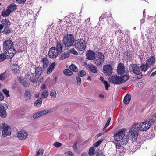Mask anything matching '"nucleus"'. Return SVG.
<instances>
[{
    "label": "nucleus",
    "instance_id": "obj_1",
    "mask_svg": "<svg viewBox=\"0 0 156 156\" xmlns=\"http://www.w3.org/2000/svg\"><path fill=\"white\" fill-rule=\"evenodd\" d=\"M115 140L114 143H119L122 144H126L129 140V135L124 133L123 130L117 132L114 136Z\"/></svg>",
    "mask_w": 156,
    "mask_h": 156
},
{
    "label": "nucleus",
    "instance_id": "obj_2",
    "mask_svg": "<svg viewBox=\"0 0 156 156\" xmlns=\"http://www.w3.org/2000/svg\"><path fill=\"white\" fill-rule=\"evenodd\" d=\"M129 76L127 74H125L121 77L114 75L111 76L109 78L110 82L114 84H120L127 81Z\"/></svg>",
    "mask_w": 156,
    "mask_h": 156
},
{
    "label": "nucleus",
    "instance_id": "obj_3",
    "mask_svg": "<svg viewBox=\"0 0 156 156\" xmlns=\"http://www.w3.org/2000/svg\"><path fill=\"white\" fill-rule=\"evenodd\" d=\"M63 43L66 46H72L74 42V38L73 35L70 34L65 35L63 37Z\"/></svg>",
    "mask_w": 156,
    "mask_h": 156
},
{
    "label": "nucleus",
    "instance_id": "obj_4",
    "mask_svg": "<svg viewBox=\"0 0 156 156\" xmlns=\"http://www.w3.org/2000/svg\"><path fill=\"white\" fill-rule=\"evenodd\" d=\"M138 123H134L132 126L130 130L129 131V134L130 137L132 138L133 140H136L138 136L137 131L139 129Z\"/></svg>",
    "mask_w": 156,
    "mask_h": 156
},
{
    "label": "nucleus",
    "instance_id": "obj_5",
    "mask_svg": "<svg viewBox=\"0 0 156 156\" xmlns=\"http://www.w3.org/2000/svg\"><path fill=\"white\" fill-rule=\"evenodd\" d=\"M75 46L77 50H84L86 48L85 41L83 39H77L75 41Z\"/></svg>",
    "mask_w": 156,
    "mask_h": 156
},
{
    "label": "nucleus",
    "instance_id": "obj_6",
    "mask_svg": "<svg viewBox=\"0 0 156 156\" xmlns=\"http://www.w3.org/2000/svg\"><path fill=\"white\" fill-rule=\"evenodd\" d=\"M104 60V56L103 54L100 52H98L95 54L93 62L97 65H100L103 64Z\"/></svg>",
    "mask_w": 156,
    "mask_h": 156
},
{
    "label": "nucleus",
    "instance_id": "obj_7",
    "mask_svg": "<svg viewBox=\"0 0 156 156\" xmlns=\"http://www.w3.org/2000/svg\"><path fill=\"white\" fill-rule=\"evenodd\" d=\"M129 71L131 73H134L136 75L141 74L140 67L138 66L136 64H132L129 67Z\"/></svg>",
    "mask_w": 156,
    "mask_h": 156
},
{
    "label": "nucleus",
    "instance_id": "obj_8",
    "mask_svg": "<svg viewBox=\"0 0 156 156\" xmlns=\"http://www.w3.org/2000/svg\"><path fill=\"white\" fill-rule=\"evenodd\" d=\"M107 14L106 13H104L102 14L100 17L99 23L98 25H97V26H99V27H98V28H105L104 27L105 26H107V25L108 24V22H107L106 23H105V25L103 24L102 22H103L107 20Z\"/></svg>",
    "mask_w": 156,
    "mask_h": 156
},
{
    "label": "nucleus",
    "instance_id": "obj_9",
    "mask_svg": "<svg viewBox=\"0 0 156 156\" xmlns=\"http://www.w3.org/2000/svg\"><path fill=\"white\" fill-rule=\"evenodd\" d=\"M8 108L7 105L6 104H0V116L2 118H5L7 116L6 110Z\"/></svg>",
    "mask_w": 156,
    "mask_h": 156
},
{
    "label": "nucleus",
    "instance_id": "obj_10",
    "mask_svg": "<svg viewBox=\"0 0 156 156\" xmlns=\"http://www.w3.org/2000/svg\"><path fill=\"white\" fill-rule=\"evenodd\" d=\"M151 126V124L149 122H143L139 126V129L142 131H146L150 128Z\"/></svg>",
    "mask_w": 156,
    "mask_h": 156
},
{
    "label": "nucleus",
    "instance_id": "obj_11",
    "mask_svg": "<svg viewBox=\"0 0 156 156\" xmlns=\"http://www.w3.org/2000/svg\"><path fill=\"white\" fill-rule=\"evenodd\" d=\"M117 71L119 75H124L125 74H126L127 71L125 69L124 64L123 63H120L118 64Z\"/></svg>",
    "mask_w": 156,
    "mask_h": 156
},
{
    "label": "nucleus",
    "instance_id": "obj_12",
    "mask_svg": "<svg viewBox=\"0 0 156 156\" xmlns=\"http://www.w3.org/2000/svg\"><path fill=\"white\" fill-rule=\"evenodd\" d=\"M60 54L56 49L55 47H52L49 49L48 53V55L51 58H55Z\"/></svg>",
    "mask_w": 156,
    "mask_h": 156
},
{
    "label": "nucleus",
    "instance_id": "obj_13",
    "mask_svg": "<svg viewBox=\"0 0 156 156\" xmlns=\"http://www.w3.org/2000/svg\"><path fill=\"white\" fill-rule=\"evenodd\" d=\"M2 126L3 129L2 132V135L4 136L10 135L11 134V132L9 130V126L5 123L2 124Z\"/></svg>",
    "mask_w": 156,
    "mask_h": 156
},
{
    "label": "nucleus",
    "instance_id": "obj_14",
    "mask_svg": "<svg viewBox=\"0 0 156 156\" xmlns=\"http://www.w3.org/2000/svg\"><path fill=\"white\" fill-rule=\"evenodd\" d=\"M12 41L10 40H5L3 43V49L4 50L12 48L13 46Z\"/></svg>",
    "mask_w": 156,
    "mask_h": 156
},
{
    "label": "nucleus",
    "instance_id": "obj_15",
    "mask_svg": "<svg viewBox=\"0 0 156 156\" xmlns=\"http://www.w3.org/2000/svg\"><path fill=\"white\" fill-rule=\"evenodd\" d=\"M103 70L104 73L106 76L110 75L112 72V67L109 65H105L103 66Z\"/></svg>",
    "mask_w": 156,
    "mask_h": 156
},
{
    "label": "nucleus",
    "instance_id": "obj_16",
    "mask_svg": "<svg viewBox=\"0 0 156 156\" xmlns=\"http://www.w3.org/2000/svg\"><path fill=\"white\" fill-rule=\"evenodd\" d=\"M26 77L34 83H36L37 81V78L34 76V74L30 72H28L26 75Z\"/></svg>",
    "mask_w": 156,
    "mask_h": 156
},
{
    "label": "nucleus",
    "instance_id": "obj_17",
    "mask_svg": "<svg viewBox=\"0 0 156 156\" xmlns=\"http://www.w3.org/2000/svg\"><path fill=\"white\" fill-rule=\"evenodd\" d=\"M5 54L9 58H12L16 53V51L12 47L5 50Z\"/></svg>",
    "mask_w": 156,
    "mask_h": 156
},
{
    "label": "nucleus",
    "instance_id": "obj_18",
    "mask_svg": "<svg viewBox=\"0 0 156 156\" xmlns=\"http://www.w3.org/2000/svg\"><path fill=\"white\" fill-rule=\"evenodd\" d=\"M51 112V111L47 110L41 111L35 113L33 115V117L34 119H36L41 116L45 115Z\"/></svg>",
    "mask_w": 156,
    "mask_h": 156
},
{
    "label": "nucleus",
    "instance_id": "obj_19",
    "mask_svg": "<svg viewBox=\"0 0 156 156\" xmlns=\"http://www.w3.org/2000/svg\"><path fill=\"white\" fill-rule=\"evenodd\" d=\"M28 136V133L24 129H21L18 133V137L21 140H24Z\"/></svg>",
    "mask_w": 156,
    "mask_h": 156
},
{
    "label": "nucleus",
    "instance_id": "obj_20",
    "mask_svg": "<svg viewBox=\"0 0 156 156\" xmlns=\"http://www.w3.org/2000/svg\"><path fill=\"white\" fill-rule=\"evenodd\" d=\"M115 144L117 150V153L120 154H123L124 153L125 151H124V147L121 146L120 144L119 143H118L117 141L116 142L114 143Z\"/></svg>",
    "mask_w": 156,
    "mask_h": 156
},
{
    "label": "nucleus",
    "instance_id": "obj_21",
    "mask_svg": "<svg viewBox=\"0 0 156 156\" xmlns=\"http://www.w3.org/2000/svg\"><path fill=\"white\" fill-rule=\"evenodd\" d=\"M43 73L42 68L40 66L36 67L35 69V76L37 78V79L41 76Z\"/></svg>",
    "mask_w": 156,
    "mask_h": 156
},
{
    "label": "nucleus",
    "instance_id": "obj_22",
    "mask_svg": "<svg viewBox=\"0 0 156 156\" xmlns=\"http://www.w3.org/2000/svg\"><path fill=\"white\" fill-rule=\"evenodd\" d=\"M155 62V57L153 56H151L147 59L146 61V63L150 67L153 65Z\"/></svg>",
    "mask_w": 156,
    "mask_h": 156
},
{
    "label": "nucleus",
    "instance_id": "obj_23",
    "mask_svg": "<svg viewBox=\"0 0 156 156\" xmlns=\"http://www.w3.org/2000/svg\"><path fill=\"white\" fill-rule=\"evenodd\" d=\"M87 68L88 70L94 73H96L98 71V69L96 67L91 64L87 65Z\"/></svg>",
    "mask_w": 156,
    "mask_h": 156
},
{
    "label": "nucleus",
    "instance_id": "obj_24",
    "mask_svg": "<svg viewBox=\"0 0 156 156\" xmlns=\"http://www.w3.org/2000/svg\"><path fill=\"white\" fill-rule=\"evenodd\" d=\"M95 54L93 51L90 50L87 51L86 53L87 58L89 60H93L95 57Z\"/></svg>",
    "mask_w": 156,
    "mask_h": 156
},
{
    "label": "nucleus",
    "instance_id": "obj_25",
    "mask_svg": "<svg viewBox=\"0 0 156 156\" xmlns=\"http://www.w3.org/2000/svg\"><path fill=\"white\" fill-rule=\"evenodd\" d=\"M19 81L20 83L24 87H28L30 85L29 82L26 78L21 77L19 79Z\"/></svg>",
    "mask_w": 156,
    "mask_h": 156
},
{
    "label": "nucleus",
    "instance_id": "obj_26",
    "mask_svg": "<svg viewBox=\"0 0 156 156\" xmlns=\"http://www.w3.org/2000/svg\"><path fill=\"white\" fill-rule=\"evenodd\" d=\"M10 67L13 73L16 74L19 72V67L18 64H12L11 65Z\"/></svg>",
    "mask_w": 156,
    "mask_h": 156
},
{
    "label": "nucleus",
    "instance_id": "obj_27",
    "mask_svg": "<svg viewBox=\"0 0 156 156\" xmlns=\"http://www.w3.org/2000/svg\"><path fill=\"white\" fill-rule=\"evenodd\" d=\"M90 20V18H89L87 20H85V22L82 25V26L83 27V28L86 29H91L92 27L91 26V24L90 23H89Z\"/></svg>",
    "mask_w": 156,
    "mask_h": 156
},
{
    "label": "nucleus",
    "instance_id": "obj_28",
    "mask_svg": "<svg viewBox=\"0 0 156 156\" xmlns=\"http://www.w3.org/2000/svg\"><path fill=\"white\" fill-rule=\"evenodd\" d=\"M42 63L44 69H46L49 64V62L47 57L43 58L41 62Z\"/></svg>",
    "mask_w": 156,
    "mask_h": 156
},
{
    "label": "nucleus",
    "instance_id": "obj_29",
    "mask_svg": "<svg viewBox=\"0 0 156 156\" xmlns=\"http://www.w3.org/2000/svg\"><path fill=\"white\" fill-rule=\"evenodd\" d=\"M63 47V44L62 42H58L57 43L56 47H55L56 49L60 54L62 51Z\"/></svg>",
    "mask_w": 156,
    "mask_h": 156
},
{
    "label": "nucleus",
    "instance_id": "obj_30",
    "mask_svg": "<svg viewBox=\"0 0 156 156\" xmlns=\"http://www.w3.org/2000/svg\"><path fill=\"white\" fill-rule=\"evenodd\" d=\"M2 23L5 28L8 27L11 24L10 21L6 19H3L2 21Z\"/></svg>",
    "mask_w": 156,
    "mask_h": 156
},
{
    "label": "nucleus",
    "instance_id": "obj_31",
    "mask_svg": "<svg viewBox=\"0 0 156 156\" xmlns=\"http://www.w3.org/2000/svg\"><path fill=\"white\" fill-rule=\"evenodd\" d=\"M55 66L56 64L55 62L52 63L47 69V73L48 74H50L52 71L54 70Z\"/></svg>",
    "mask_w": 156,
    "mask_h": 156
},
{
    "label": "nucleus",
    "instance_id": "obj_32",
    "mask_svg": "<svg viewBox=\"0 0 156 156\" xmlns=\"http://www.w3.org/2000/svg\"><path fill=\"white\" fill-rule=\"evenodd\" d=\"M150 66L147 65V64L146 63V64H142L140 66V71H141V73L142 71L145 72L148 69Z\"/></svg>",
    "mask_w": 156,
    "mask_h": 156
},
{
    "label": "nucleus",
    "instance_id": "obj_33",
    "mask_svg": "<svg viewBox=\"0 0 156 156\" xmlns=\"http://www.w3.org/2000/svg\"><path fill=\"white\" fill-rule=\"evenodd\" d=\"M131 99V96L130 94H127L124 97V102L126 104H128L129 103Z\"/></svg>",
    "mask_w": 156,
    "mask_h": 156
},
{
    "label": "nucleus",
    "instance_id": "obj_34",
    "mask_svg": "<svg viewBox=\"0 0 156 156\" xmlns=\"http://www.w3.org/2000/svg\"><path fill=\"white\" fill-rule=\"evenodd\" d=\"M24 96L27 99L29 100L31 99V95L29 90L27 89L25 91Z\"/></svg>",
    "mask_w": 156,
    "mask_h": 156
},
{
    "label": "nucleus",
    "instance_id": "obj_35",
    "mask_svg": "<svg viewBox=\"0 0 156 156\" xmlns=\"http://www.w3.org/2000/svg\"><path fill=\"white\" fill-rule=\"evenodd\" d=\"M69 53L67 52H65L63 53L61 55L60 59L62 60L65 58H68L69 56Z\"/></svg>",
    "mask_w": 156,
    "mask_h": 156
},
{
    "label": "nucleus",
    "instance_id": "obj_36",
    "mask_svg": "<svg viewBox=\"0 0 156 156\" xmlns=\"http://www.w3.org/2000/svg\"><path fill=\"white\" fill-rule=\"evenodd\" d=\"M42 103V100L41 98H39L34 103V105L35 106H40Z\"/></svg>",
    "mask_w": 156,
    "mask_h": 156
},
{
    "label": "nucleus",
    "instance_id": "obj_37",
    "mask_svg": "<svg viewBox=\"0 0 156 156\" xmlns=\"http://www.w3.org/2000/svg\"><path fill=\"white\" fill-rule=\"evenodd\" d=\"M70 69L74 72H77L78 71V69L77 66L74 64H72L69 66Z\"/></svg>",
    "mask_w": 156,
    "mask_h": 156
},
{
    "label": "nucleus",
    "instance_id": "obj_38",
    "mask_svg": "<svg viewBox=\"0 0 156 156\" xmlns=\"http://www.w3.org/2000/svg\"><path fill=\"white\" fill-rule=\"evenodd\" d=\"M11 13L10 12L7 8L6 11H3L2 13V15L4 17L8 16Z\"/></svg>",
    "mask_w": 156,
    "mask_h": 156
},
{
    "label": "nucleus",
    "instance_id": "obj_39",
    "mask_svg": "<svg viewBox=\"0 0 156 156\" xmlns=\"http://www.w3.org/2000/svg\"><path fill=\"white\" fill-rule=\"evenodd\" d=\"M63 73L65 75L67 76L71 75L73 74L72 72L68 69H65L63 71Z\"/></svg>",
    "mask_w": 156,
    "mask_h": 156
},
{
    "label": "nucleus",
    "instance_id": "obj_40",
    "mask_svg": "<svg viewBox=\"0 0 156 156\" xmlns=\"http://www.w3.org/2000/svg\"><path fill=\"white\" fill-rule=\"evenodd\" d=\"M95 150L94 147H91L89 150L88 154L90 156L94 154Z\"/></svg>",
    "mask_w": 156,
    "mask_h": 156
},
{
    "label": "nucleus",
    "instance_id": "obj_41",
    "mask_svg": "<svg viewBox=\"0 0 156 156\" xmlns=\"http://www.w3.org/2000/svg\"><path fill=\"white\" fill-rule=\"evenodd\" d=\"M17 6L14 5H11L9 7H7L8 9L9 10L11 13V11H14L16 9Z\"/></svg>",
    "mask_w": 156,
    "mask_h": 156
},
{
    "label": "nucleus",
    "instance_id": "obj_42",
    "mask_svg": "<svg viewBox=\"0 0 156 156\" xmlns=\"http://www.w3.org/2000/svg\"><path fill=\"white\" fill-rule=\"evenodd\" d=\"M150 120L153 123L156 124V113L151 116Z\"/></svg>",
    "mask_w": 156,
    "mask_h": 156
},
{
    "label": "nucleus",
    "instance_id": "obj_43",
    "mask_svg": "<svg viewBox=\"0 0 156 156\" xmlns=\"http://www.w3.org/2000/svg\"><path fill=\"white\" fill-rule=\"evenodd\" d=\"M56 93L54 90H51V91L50 96L53 98H55L56 97Z\"/></svg>",
    "mask_w": 156,
    "mask_h": 156
},
{
    "label": "nucleus",
    "instance_id": "obj_44",
    "mask_svg": "<svg viewBox=\"0 0 156 156\" xmlns=\"http://www.w3.org/2000/svg\"><path fill=\"white\" fill-rule=\"evenodd\" d=\"M86 74V72L84 70L80 71L79 72L78 76L80 77L84 76Z\"/></svg>",
    "mask_w": 156,
    "mask_h": 156
},
{
    "label": "nucleus",
    "instance_id": "obj_45",
    "mask_svg": "<svg viewBox=\"0 0 156 156\" xmlns=\"http://www.w3.org/2000/svg\"><path fill=\"white\" fill-rule=\"evenodd\" d=\"M5 53H2L0 54V62L4 61L6 58Z\"/></svg>",
    "mask_w": 156,
    "mask_h": 156
},
{
    "label": "nucleus",
    "instance_id": "obj_46",
    "mask_svg": "<svg viewBox=\"0 0 156 156\" xmlns=\"http://www.w3.org/2000/svg\"><path fill=\"white\" fill-rule=\"evenodd\" d=\"M102 140H100L97 142H95L94 144L93 145L94 147H97L102 142Z\"/></svg>",
    "mask_w": 156,
    "mask_h": 156
},
{
    "label": "nucleus",
    "instance_id": "obj_47",
    "mask_svg": "<svg viewBox=\"0 0 156 156\" xmlns=\"http://www.w3.org/2000/svg\"><path fill=\"white\" fill-rule=\"evenodd\" d=\"M103 83L104 84V86L105 89L108 90V88L110 87L109 84L107 82V81H104Z\"/></svg>",
    "mask_w": 156,
    "mask_h": 156
},
{
    "label": "nucleus",
    "instance_id": "obj_48",
    "mask_svg": "<svg viewBox=\"0 0 156 156\" xmlns=\"http://www.w3.org/2000/svg\"><path fill=\"white\" fill-rule=\"evenodd\" d=\"M62 144L59 142H55L53 144V145L55 147L58 148L61 146L62 145Z\"/></svg>",
    "mask_w": 156,
    "mask_h": 156
},
{
    "label": "nucleus",
    "instance_id": "obj_49",
    "mask_svg": "<svg viewBox=\"0 0 156 156\" xmlns=\"http://www.w3.org/2000/svg\"><path fill=\"white\" fill-rule=\"evenodd\" d=\"M3 92L6 95V97H9V91L8 90L6 89H4L2 90Z\"/></svg>",
    "mask_w": 156,
    "mask_h": 156
},
{
    "label": "nucleus",
    "instance_id": "obj_50",
    "mask_svg": "<svg viewBox=\"0 0 156 156\" xmlns=\"http://www.w3.org/2000/svg\"><path fill=\"white\" fill-rule=\"evenodd\" d=\"M48 95V92L47 91H45L42 92L41 94L42 98H46Z\"/></svg>",
    "mask_w": 156,
    "mask_h": 156
},
{
    "label": "nucleus",
    "instance_id": "obj_51",
    "mask_svg": "<svg viewBox=\"0 0 156 156\" xmlns=\"http://www.w3.org/2000/svg\"><path fill=\"white\" fill-rule=\"evenodd\" d=\"M43 151L42 149H40L38 151L37 156H42L43 155Z\"/></svg>",
    "mask_w": 156,
    "mask_h": 156
},
{
    "label": "nucleus",
    "instance_id": "obj_52",
    "mask_svg": "<svg viewBox=\"0 0 156 156\" xmlns=\"http://www.w3.org/2000/svg\"><path fill=\"white\" fill-rule=\"evenodd\" d=\"M26 0H16V2L19 4H24Z\"/></svg>",
    "mask_w": 156,
    "mask_h": 156
},
{
    "label": "nucleus",
    "instance_id": "obj_53",
    "mask_svg": "<svg viewBox=\"0 0 156 156\" xmlns=\"http://www.w3.org/2000/svg\"><path fill=\"white\" fill-rule=\"evenodd\" d=\"M96 156H105L104 153L101 151L98 152L96 154Z\"/></svg>",
    "mask_w": 156,
    "mask_h": 156
},
{
    "label": "nucleus",
    "instance_id": "obj_54",
    "mask_svg": "<svg viewBox=\"0 0 156 156\" xmlns=\"http://www.w3.org/2000/svg\"><path fill=\"white\" fill-rule=\"evenodd\" d=\"M151 72L152 73L151 74V76H154L155 75V74H156V68H154L151 71Z\"/></svg>",
    "mask_w": 156,
    "mask_h": 156
},
{
    "label": "nucleus",
    "instance_id": "obj_55",
    "mask_svg": "<svg viewBox=\"0 0 156 156\" xmlns=\"http://www.w3.org/2000/svg\"><path fill=\"white\" fill-rule=\"evenodd\" d=\"M111 120V118L109 117L108 118V119L107 121V122L105 125V128L109 126Z\"/></svg>",
    "mask_w": 156,
    "mask_h": 156
},
{
    "label": "nucleus",
    "instance_id": "obj_56",
    "mask_svg": "<svg viewBox=\"0 0 156 156\" xmlns=\"http://www.w3.org/2000/svg\"><path fill=\"white\" fill-rule=\"evenodd\" d=\"M55 28V26L53 25V22L52 23V24H51V25H49L48 26V29H54Z\"/></svg>",
    "mask_w": 156,
    "mask_h": 156
},
{
    "label": "nucleus",
    "instance_id": "obj_57",
    "mask_svg": "<svg viewBox=\"0 0 156 156\" xmlns=\"http://www.w3.org/2000/svg\"><path fill=\"white\" fill-rule=\"evenodd\" d=\"M70 52L73 54H74L75 55H76L77 54V52L74 49H71L70 50Z\"/></svg>",
    "mask_w": 156,
    "mask_h": 156
},
{
    "label": "nucleus",
    "instance_id": "obj_58",
    "mask_svg": "<svg viewBox=\"0 0 156 156\" xmlns=\"http://www.w3.org/2000/svg\"><path fill=\"white\" fill-rule=\"evenodd\" d=\"M76 79L77 80V84L80 85L81 82V78L80 77H76Z\"/></svg>",
    "mask_w": 156,
    "mask_h": 156
},
{
    "label": "nucleus",
    "instance_id": "obj_59",
    "mask_svg": "<svg viewBox=\"0 0 156 156\" xmlns=\"http://www.w3.org/2000/svg\"><path fill=\"white\" fill-rule=\"evenodd\" d=\"M2 32L3 34L7 35L10 32V30H4Z\"/></svg>",
    "mask_w": 156,
    "mask_h": 156
},
{
    "label": "nucleus",
    "instance_id": "obj_60",
    "mask_svg": "<svg viewBox=\"0 0 156 156\" xmlns=\"http://www.w3.org/2000/svg\"><path fill=\"white\" fill-rule=\"evenodd\" d=\"M66 155L67 156H73V154L70 151H68L66 152Z\"/></svg>",
    "mask_w": 156,
    "mask_h": 156
},
{
    "label": "nucleus",
    "instance_id": "obj_61",
    "mask_svg": "<svg viewBox=\"0 0 156 156\" xmlns=\"http://www.w3.org/2000/svg\"><path fill=\"white\" fill-rule=\"evenodd\" d=\"M77 144V143L76 142H75L73 144V148L75 150H77V148L76 147V145Z\"/></svg>",
    "mask_w": 156,
    "mask_h": 156
},
{
    "label": "nucleus",
    "instance_id": "obj_62",
    "mask_svg": "<svg viewBox=\"0 0 156 156\" xmlns=\"http://www.w3.org/2000/svg\"><path fill=\"white\" fill-rule=\"evenodd\" d=\"M114 64V62L112 61H110L108 62V64L106 65H109V66H111L112 67V66H113Z\"/></svg>",
    "mask_w": 156,
    "mask_h": 156
},
{
    "label": "nucleus",
    "instance_id": "obj_63",
    "mask_svg": "<svg viewBox=\"0 0 156 156\" xmlns=\"http://www.w3.org/2000/svg\"><path fill=\"white\" fill-rule=\"evenodd\" d=\"M57 29H62V27L60 23H58L57 25V26L56 27Z\"/></svg>",
    "mask_w": 156,
    "mask_h": 156
},
{
    "label": "nucleus",
    "instance_id": "obj_64",
    "mask_svg": "<svg viewBox=\"0 0 156 156\" xmlns=\"http://www.w3.org/2000/svg\"><path fill=\"white\" fill-rule=\"evenodd\" d=\"M4 96L3 94L0 92V101H2L4 99Z\"/></svg>",
    "mask_w": 156,
    "mask_h": 156
}]
</instances>
